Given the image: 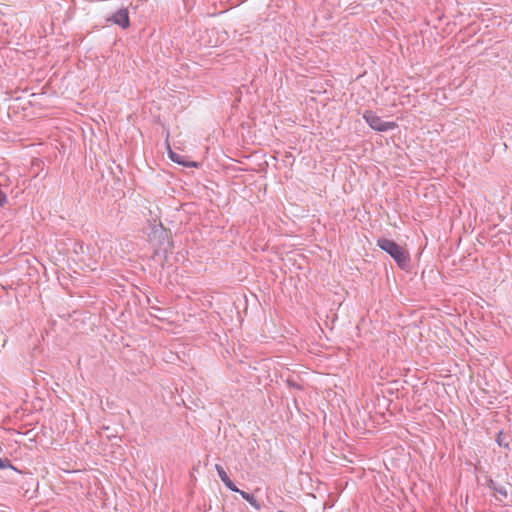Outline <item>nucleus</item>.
I'll return each mask as SVG.
<instances>
[{"mask_svg":"<svg viewBox=\"0 0 512 512\" xmlns=\"http://www.w3.org/2000/svg\"><path fill=\"white\" fill-rule=\"evenodd\" d=\"M170 159L175 162V163H178V164H181L183 166H186V167H196L197 164L195 162H185L183 159H182V156H180L179 154L177 153H174L172 151H170Z\"/></svg>","mask_w":512,"mask_h":512,"instance_id":"8","label":"nucleus"},{"mask_svg":"<svg viewBox=\"0 0 512 512\" xmlns=\"http://www.w3.org/2000/svg\"><path fill=\"white\" fill-rule=\"evenodd\" d=\"M488 487L501 496L500 498H498V500L502 501L503 499L507 498L508 492L505 486L499 485L495 481L490 479L488 481Z\"/></svg>","mask_w":512,"mask_h":512,"instance_id":"7","label":"nucleus"},{"mask_svg":"<svg viewBox=\"0 0 512 512\" xmlns=\"http://www.w3.org/2000/svg\"><path fill=\"white\" fill-rule=\"evenodd\" d=\"M496 442L499 446L509 448V443L505 441V436L502 432H499L496 438Z\"/></svg>","mask_w":512,"mask_h":512,"instance_id":"10","label":"nucleus"},{"mask_svg":"<svg viewBox=\"0 0 512 512\" xmlns=\"http://www.w3.org/2000/svg\"><path fill=\"white\" fill-rule=\"evenodd\" d=\"M149 239L155 249V254H166L172 249L170 233L161 223L153 226Z\"/></svg>","mask_w":512,"mask_h":512,"instance_id":"2","label":"nucleus"},{"mask_svg":"<svg viewBox=\"0 0 512 512\" xmlns=\"http://www.w3.org/2000/svg\"><path fill=\"white\" fill-rule=\"evenodd\" d=\"M363 119L373 130L378 132H387L397 128L395 122L384 121L371 110H366L363 113Z\"/></svg>","mask_w":512,"mask_h":512,"instance_id":"3","label":"nucleus"},{"mask_svg":"<svg viewBox=\"0 0 512 512\" xmlns=\"http://www.w3.org/2000/svg\"><path fill=\"white\" fill-rule=\"evenodd\" d=\"M278 512H284V511H281V510H280V511H278Z\"/></svg>","mask_w":512,"mask_h":512,"instance_id":"11","label":"nucleus"},{"mask_svg":"<svg viewBox=\"0 0 512 512\" xmlns=\"http://www.w3.org/2000/svg\"><path fill=\"white\" fill-rule=\"evenodd\" d=\"M377 245L380 249L388 253L401 268L408 266L410 261L408 252L395 241L387 238H379Z\"/></svg>","mask_w":512,"mask_h":512,"instance_id":"1","label":"nucleus"},{"mask_svg":"<svg viewBox=\"0 0 512 512\" xmlns=\"http://www.w3.org/2000/svg\"><path fill=\"white\" fill-rule=\"evenodd\" d=\"M215 469L217 471V474L219 476V478L221 479V481L224 483V485L231 491H239V489L236 487V485L233 483V481L229 478V476L227 475L226 471L224 470V468L219 465V464H216L215 465Z\"/></svg>","mask_w":512,"mask_h":512,"instance_id":"5","label":"nucleus"},{"mask_svg":"<svg viewBox=\"0 0 512 512\" xmlns=\"http://www.w3.org/2000/svg\"><path fill=\"white\" fill-rule=\"evenodd\" d=\"M106 21L112 22L113 24L118 25L122 29H127L130 26L129 11L127 8H120L110 17H108Z\"/></svg>","mask_w":512,"mask_h":512,"instance_id":"4","label":"nucleus"},{"mask_svg":"<svg viewBox=\"0 0 512 512\" xmlns=\"http://www.w3.org/2000/svg\"><path fill=\"white\" fill-rule=\"evenodd\" d=\"M10 468L16 470V468L12 465L11 461L7 458H0V469Z\"/></svg>","mask_w":512,"mask_h":512,"instance_id":"9","label":"nucleus"},{"mask_svg":"<svg viewBox=\"0 0 512 512\" xmlns=\"http://www.w3.org/2000/svg\"><path fill=\"white\" fill-rule=\"evenodd\" d=\"M241 495V497L246 500L253 508L256 510H260L262 508V503L257 500L253 494H250L248 492H245L243 490L236 491Z\"/></svg>","mask_w":512,"mask_h":512,"instance_id":"6","label":"nucleus"}]
</instances>
